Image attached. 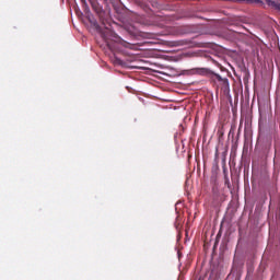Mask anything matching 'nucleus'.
<instances>
[{"mask_svg": "<svg viewBox=\"0 0 280 280\" xmlns=\"http://www.w3.org/2000/svg\"><path fill=\"white\" fill-rule=\"evenodd\" d=\"M114 65H118L119 67H126V62H124V60L115 57L113 60Z\"/></svg>", "mask_w": 280, "mask_h": 280, "instance_id": "7ed1b4c3", "label": "nucleus"}, {"mask_svg": "<svg viewBox=\"0 0 280 280\" xmlns=\"http://www.w3.org/2000/svg\"><path fill=\"white\" fill-rule=\"evenodd\" d=\"M92 25L95 27V30L101 34L103 40L106 43L108 49H113V45H110V42H108L110 38L112 40H115V43H119L120 38L115 34L113 31L105 28L102 30V26L97 23V21L92 22Z\"/></svg>", "mask_w": 280, "mask_h": 280, "instance_id": "f257e3e1", "label": "nucleus"}, {"mask_svg": "<svg viewBox=\"0 0 280 280\" xmlns=\"http://www.w3.org/2000/svg\"><path fill=\"white\" fill-rule=\"evenodd\" d=\"M278 9L280 10V4H278Z\"/></svg>", "mask_w": 280, "mask_h": 280, "instance_id": "39448f33", "label": "nucleus"}, {"mask_svg": "<svg viewBox=\"0 0 280 280\" xmlns=\"http://www.w3.org/2000/svg\"><path fill=\"white\" fill-rule=\"evenodd\" d=\"M192 73H196L197 75H207L208 78H210V80H212V82H220V84L229 86V79L222 78V75L207 68H195L192 69Z\"/></svg>", "mask_w": 280, "mask_h": 280, "instance_id": "f03ea898", "label": "nucleus"}, {"mask_svg": "<svg viewBox=\"0 0 280 280\" xmlns=\"http://www.w3.org/2000/svg\"><path fill=\"white\" fill-rule=\"evenodd\" d=\"M178 45H180V42H174L175 47H178Z\"/></svg>", "mask_w": 280, "mask_h": 280, "instance_id": "20e7f679", "label": "nucleus"}]
</instances>
